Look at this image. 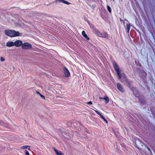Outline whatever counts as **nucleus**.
<instances>
[{
	"instance_id": "nucleus-19",
	"label": "nucleus",
	"mask_w": 155,
	"mask_h": 155,
	"mask_svg": "<svg viewBox=\"0 0 155 155\" xmlns=\"http://www.w3.org/2000/svg\"><path fill=\"white\" fill-rule=\"evenodd\" d=\"M37 93L38 94L40 97L43 99H45V97L42 95L39 92H37Z\"/></svg>"
},
{
	"instance_id": "nucleus-4",
	"label": "nucleus",
	"mask_w": 155,
	"mask_h": 155,
	"mask_svg": "<svg viewBox=\"0 0 155 155\" xmlns=\"http://www.w3.org/2000/svg\"><path fill=\"white\" fill-rule=\"evenodd\" d=\"M14 45L16 47H19L21 45L22 46V42L20 40H17L15 41L14 42Z\"/></svg>"
},
{
	"instance_id": "nucleus-9",
	"label": "nucleus",
	"mask_w": 155,
	"mask_h": 155,
	"mask_svg": "<svg viewBox=\"0 0 155 155\" xmlns=\"http://www.w3.org/2000/svg\"><path fill=\"white\" fill-rule=\"evenodd\" d=\"M15 25L17 27L22 26L24 24L21 22V21H18V23L16 22L15 23Z\"/></svg>"
},
{
	"instance_id": "nucleus-21",
	"label": "nucleus",
	"mask_w": 155,
	"mask_h": 155,
	"mask_svg": "<svg viewBox=\"0 0 155 155\" xmlns=\"http://www.w3.org/2000/svg\"><path fill=\"white\" fill-rule=\"evenodd\" d=\"M25 155H30L28 152L27 150L25 151Z\"/></svg>"
},
{
	"instance_id": "nucleus-23",
	"label": "nucleus",
	"mask_w": 155,
	"mask_h": 155,
	"mask_svg": "<svg viewBox=\"0 0 155 155\" xmlns=\"http://www.w3.org/2000/svg\"><path fill=\"white\" fill-rule=\"evenodd\" d=\"M87 104H92V102L91 101L88 102Z\"/></svg>"
},
{
	"instance_id": "nucleus-8",
	"label": "nucleus",
	"mask_w": 155,
	"mask_h": 155,
	"mask_svg": "<svg viewBox=\"0 0 155 155\" xmlns=\"http://www.w3.org/2000/svg\"><path fill=\"white\" fill-rule=\"evenodd\" d=\"M117 87L118 89L122 92H123L124 91V89L123 88L122 86L120 85L119 84H117Z\"/></svg>"
},
{
	"instance_id": "nucleus-2",
	"label": "nucleus",
	"mask_w": 155,
	"mask_h": 155,
	"mask_svg": "<svg viewBox=\"0 0 155 155\" xmlns=\"http://www.w3.org/2000/svg\"><path fill=\"white\" fill-rule=\"evenodd\" d=\"M4 32L6 35L11 37L19 36L20 35L18 32L12 30H6Z\"/></svg>"
},
{
	"instance_id": "nucleus-22",
	"label": "nucleus",
	"mask_w": 155,
	"mask_h": 155,
	"mask_svg": "<svg viewBox=\"0 0 155 155\" xmlns=\"http://www.w3.org/2000/svg\"><path fill=\"white\" fill-rule=\"evenodd\" d=\"M105 122H106V123L107 124L108 123V122L107 121V120L104 117H103V118H102Z\"/></svg>"
},
{
	"instance_id": "nucleus-11",
	"label": "nucleus",
	"mask_w": 155,
	"mask_h": 155,
	"mask_svg": "<svg viewBox=\"0 0 155 155\" xmlns=\"http://www.w3.org/2000/svg\"><path fill=\"white\" fill-rule=\"evenodd\" d=\"M58 1L60 3H63L68 5L70 4V3L69 2L64 0H58Z\"/></svg>"
},
{
	"instance_id": "nucleus-6",
	"label": "nucleus",
	"mask_w": 155,
	"mask_h": 155,
	"mask_svg": "<svg viewBox=\"0 0 155 155\" xmlns=\"http://www.w3.org/2000/svg\"><path fill=\"white\" fill-rule=\"evenodd\" d=\"M6 45L8 47H12L14 45V42L12 41H8L6 44Z\"/></svg>"
},
{
	"instance_id": "nucleus-14",
	"label": "nucleus",
	"mask_w": 155,
	"mask_h": 155,
	"mask_svg": "<svg viewBox=\"0 0 155 155\" xmlns=\"http://www.w3.org/2000/svg\"><path fill=\"white\" fill-rule=\"evenodd\" d=\"M103 99L105 100L106 103H107L109 102V98L107 96H105L104 98Z\"/></svg>"
},
{
	"instance_id": "nucleus-16",
	"label": "nucleus",
	"mask_w": 155,
	"mask_h": 155,
	"mask_svg": "<svg viewBox=\"0 0 155 155\" xmlns=\"http://www.w3.org/2000/svg\"><path fill=\"white\" fill-rule=\"evenodd\" d=\"M95 112L99 115L100 116V117L101 118H103V116H102L101 114L97 111L96 110H95Z\"/></svg>"
},
{
	"instance_id": "nucleus-13",
	"label": "nucleus",
	"mask_w": 155,
	"mask_h": 155,
	"mask_svg": "<svg viewBox=\"0 0 155 155\" xmlns=\"http://www.w3.org/2000/svg\"><path fill=\"white\" fill-rule=\"evenodd\" d=\"M82 35H83V36L87 40H89V38L88 37L87 35L85 33V32L84 31H83L82 32Z\"/></svg>"
},
{
	"instance_id": "nucleus-20",
	"label": "nucleus",
	"mask_w": 155,
	"mask_h": 155,
	"mask_svg": "<svg viewBox=\"0 0 155 155\" xmlns=\"http://www.w3.org/2000/svg\"><path fill=\"white\" fill-rule=\"evenodd\" d=\"M1 61H5V59L2 57L1 58Z\"/></svg>"
},
{
	"instance_id": "nucleus-18",
	"label": "nucleus",
	"mask_w": 155,
	"mask_h": 155,
	"mask_svg": "<svg viewBox=\"0 0 155 155\" xmlns=\"http://www.w3.org/2000/svg\"><path fill=\"white\" fill-rule=\"evenodd\" d=\"M107 10L109 11V12L110 13H111V9L110 8L108 5H107Z\"/></svg>"
},
{
	"instance_id": "nucleus-24",
	"label": "nucleus",
	"mask_w": 155,
	"mask_h": 155,
	"mask_svg": "<svg viewBox=\"0 0 155 155\" xmlns=\"http://www.w3.org/2000/svg\"><path fill=\"white\" fill-rule=\"evenodd\" d=\"M99 98L100 99H103V98H101V97H99Z\"/></svg>"
},
{
	"instance_id": "nucleus-1",
	"label": "nucleus",
	"mask_w": 155,
	"mask_h": 155,
	"mask_svg": "<svg viewBox=\"0 0 155 155\" xmlns=\"http://www.w3.org/2000/svg\"><path fill=\"white\" fill-rule=\"evenodd\" d=\"M115 70L117 72L118 76L120 80L122 81H123L126 80V78L124 74L122 72L121 70H120L118 65L115 63L113 64Z\"/></svg>"
},
{
	"instance_id": "nucleus-12",
	"label": "nucleus",
	"mask_w": 155,
	"mask_h": 155,
	"mask_svg": "<svg viewBox=\"0 0 155 155\" xmlns=\"http://www.w3.org/2000/svg\"><path fill=\"white\" fill-rule=\"evenodd\" d=\"M101 37L108 38V35L107 33L105 32H103V33H101Z\"/></svg>"
},
{
	"instance_id": "nucleus-17",
	"label": "nucleus",
	"mask_w": 155,
	"mask_h": 155,
	"mask_svg": "<svg viewBox=\"0 0 155 155\" xmlns=\"http://www.w3.org/2000/svg\"><path fill=\"white\" fill-rule=\"evenodd\" d=\"M127 28L128 30V32H129L130 28V25L129 24L127 25Z\"/></svg>"
},
{
	"instance_id": "nucleus-10",
	"label": "nucleus",
	"mask_w": 155,
	"mask_h": 155,
	"mask_svg": "<svg viewBox=\"0 0 155 155\" xmlns=\"http://www.w3.org/2000/svg\"><path fill=\"white\" fill-rule=\"evenodd\" d=\"M94 32L97 36L99 37H101V33H100V32H99L98 30H94Z\"/></svg>"
},
{
	"instance_id": "nucleus-5",
	"label": "nucleus",
	"mask_w": 155,
	"mask_h": 155,
	"mask_svg": "<svg viewBox=\"0 0 155 155\" xmlns=\"http://www.w3.org/2000/svg\"><path fill=\"white\" fill-rule=\"evenodd\" d=\"M64 76L66 77H68L70 75V73L68 70L65 68L64 69Z\"/></svg>"
},
{
	"instance_id": "nucleus-3",
	"label": "nucleus",
	"mask_w": 155,
	"mask_h": 155,
	"mask_svg": "<svg viewBox=\"0 0 155 155\" xmlns=\"http://www.w3.org/2000/svg\"><path fill=\"white\" fill-rule=\"evenodd\" d=\"M22 48L24 50H28L31 49L32 48L31 45L29 43L25 42L22 44Z\"/></svg>"
},
{
	"instance_id": "nucleus-7",
	"label": "nucleus",
	"mask_w": 155,
	"mask_h": 155,
	"mask_svg": "<svg viewBox=\"0 0 155 155\" xmlns=\"http://www.w3.org/2000/svg\"><path fill=\"white\" fill-rule=\"evenodd\" d=\"M52 148L57 155H63L62 153L60 151L56 150L54 147H53Z\"/></svg>"
},
{
	"instance_id": "nucleus-15",
	"label": "nucleus",
	"mask_w": 155,
	"mask_h": 155,
	"mask_svg": "<svg viewBox=\"0 0 155 155\" xmlns=\"http://www.w3.org/2000/svg\"><path fill=\"white\" fill-rule=\"evenodd\" d=\"M30 147L29 146L27 145H25V146H21L20 148L21 149H26L27 148H29Z\"/></svg>"
}]
</instances>
